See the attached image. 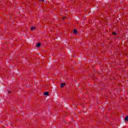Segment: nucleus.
Wrapping results in <instances>:
<instances>
[{
    "label": "nucleus",
    "mask_w": 128,
    "mask_h": 128,
    "mask_svg": "<svg viewBox=\"0 0 128 128\" xmlns=\"http://www.w3.org/2000/svg\"><path fill=\"white\" fill-rule=\"evenodd\" d=\"M40 43L38 42L36 45V48H40Z\"/></svg>",
    "instance_id": "nucleus-1"
},
{
    "label": "nucleus",
    "mask_w": 128,
    "mask_h": 128,
    "mask_svg": "<svg viewBox=\"0 0 128 128\" xmlns=\"http://www.w3.org/2000/svg\"><path fill=\"white\" fill-rule=\"evenodd\" d=\"M61 86V88H64V86H66V83H62L60 84Z\"/></svg>",
    "instance_id": "nucleus-2"
},
{
    "label": "nucleus",
    "mask_w": 128,
    "mask_h": 128,
    "mask_svg": "<svg viewBox=\"0 0 128 128\" xmlns=\"http://www.w3.org/2000/svg\"><path fill=\"white\" fill-rule=\"evenodd\" d=\"M74 34H76L78 33V30H74L73 32Z\"/></svg>",
    "instance_id": "nucleus-3"
},
{
    "label": "nucleus",
    "mask_w": 128,
    "mask_h": 128,
    "mask_svg": "<svg viewBox=\"0 0 128 128\" xmlns=\"http://www.w3.org/2000/svg\"><path fill=\"white\" fill-rule=\"evenodd\" d=\"M44 96H48V92H44Z\"/></svg>",
    "instance_id": "nucleus-4"
},
{
    "label": "nucleus",
    "mask_w": 128,
    "mask_h": 128,
    "mask_svg": "<svg viewBox=\"0 0 128 128\" xmlns=\"http://www.w3.org/2000/svg\"><path fill=\"white\" fill-rule=\"evenodd\" d=\"M125 120H126V122L128 121V116H126V117H125Z\"/></svg>",
    "instance_id": "nucleus-5"
},
{
    "label": "nucleus",
    "mask_w": 128,
    "mask_h": 128,
    "mask_svg": "<svg viewBox=\"0 0 128 128\" xmlns=\"http://www.w3.org/2000/svg\"><path fill=\"white\" fill-rule=\"evenodd\" d=\"M35 29H36V27L32 26V27L31 28L32 30H35Z\"/></svg>",
    "instance_id": "nucleus-6"
},
{
    "label": "nucleus",
    "mask_w": 128,
    "mask_h": 128,
    "mask_svg": "<svg viewBox=\"0 0 128 128\" xmlns=\"http://www.w3.org/2000/svg\"><path fill=\"white\" fill-rule=\"evenodd\" d=\"M112 34H114V36H116V32H112Z\"/></svg>",
    "instance_id": "nucleus-7"
},
{
    "label": "nucleus",
    "mask_w": 128,
    "mask_h": 128,
    "mask_svg": "<svg viewBox=\"0 0 128 128\" xmlns=\"http://www.w3.org/2000/svg\"><path fill=\"white\" fill-rule=\"evenodd\" d=\"M44 0H41V2H44Z\"/></svg>",
    "instance_id": "nucleus-8"
}]
</instances>
